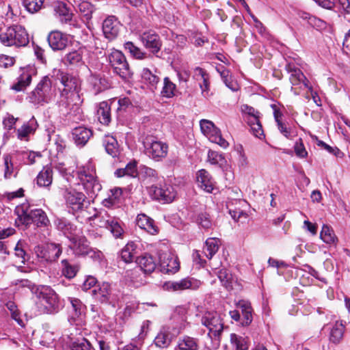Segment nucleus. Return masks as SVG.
Returning a JSON list of instances; mask_svg holds the SVG:
<instances>
[{
    "label": "nucleus",
    "mask_w": 350,
    "mask_h": 350,
    "mask_svg": "<svg viewBox=\"0 0 350 350\" xmlns=\"http://www.w3.org/2000/svg\"><path fill=\"white\" fill-rule=\"evenodd\" d=\"M202 324L208 329V336L211 340L220 341L224 330V322L217 312H206L201 319Z\"/></svg>",
    "instance_id": "nucleus-8"
},
{
    "label": "nucleus",
    "mask_w": 350,
    "mask_h": 350,
    "mask_svg": "<svg viewBox=\"0 0 350 350\" xmlns=\"http://www.w3.org/2000/svg\"><path fill=\"white\" fill-rule=\"evenodd\" d=\"M21 285L31 289L36 304L40 311L46 314H55L59 311L61 304L55 291L49 286H31L28 280H22Z\"/></svg>",
    "instance_id": "nucleus-2"
},
{
    "label": "nucleus",
    "mask_w": 350,
    "mask_h": 350,
    "mask_svg": "<svg viewBox=\"0 0 350 350\" xmlns=\"http://www.w3.org/2000/svg\"><path fill=\"white\" fill-rule=\"evenodd\" d=\"M142 78L152 90L156 89L159 82V77L153 74L148 68H144L142 70Z\"/></svg>",
    "instance_id": "nucleus-44"
},
{
    "label": "nucleus",
    "mask_w": 350,
    "mask_h": 350,
    "mask_svg": "<svg viewBox=\"0 0 350 350\" xmlns=\"http://www.w3.org/2000/svg\"><path fill=\"white\" fill-rule=\"evenodd\" d=\"M89 81L95 94L100 93L110 86L108 80L101 74H92Z\"/></svg>",
    "instance_id": "nucleus-25"
},
{
    "label": "nucleus",
    "mask_w": 350,
    "mask_h": 350,
    "mask_svg": "<svg viewBox=\"0 0 350 350\" xmlns=\"http://www.w3.org/2000/svg\"><path fill=\"white\" fill-rule=\"evenodd\" d=\"M245 121L250 126L252 134L258 138L264 136L262 126L260 121V115L245 118Z\"/></svg>",
    "instance_id": "nucleus-34"
},
{
    "label": "nucleus",
    "mask_w": 350,
    "mask_h": 350,
    "mask_svg": "<svg viewBox=\"0 0 350 350\" xmlns=\"http://www.w3.org/2000/svg\"><path fill=\"white\" fill-rule=\"evenodd\" d=\"M148 193L152 199L166 203L172 202L176 196L174 187L166 184L161 187L154 185L150 186L148 187Z\"/></svg>",
    "instance_id": "nucleus-13"
},
{
    "label": "nucleus",
    "mask_w": 350,
    "mask_h": 350,
    "mask_svg": "<svg viewBox=\"0 0 350 350\" xmlns=\"http://www.w3.org/2000/svg\"><path fill=\"white\" fill-rule=\"evenodd\" d=\"M94 298L100 303H108L111 297V287L108 282H103L92 290Z\"/></svg>",
    "instance_id": "nucleus-22"
},
{
    "label": "nucleus",
    "mask_w": 350,
    "mask_h": 350,
    "mask_svg": "<svg viewBox=\"0 0 350 350\" xmlns=\"http://www.w3.org/2000/svg\"><path fill=\"white\" fill-rule=\"evenodd\" d=\"M54 11L62 23L72 24L73 13L65 3H56L54 6Z\"/></svg>",
    "instance_id": "nucleus-24"
},
{
    "label": "nucleus",
    "mask_w": 350,
    "mask_h": 350,
    "mask_svg": "<svg viewBox=\"0 0 350 350\" xmlns=\"http://www.w3.org/2000/svg\"><path fill=\"white\" fill-rule=\"evenodd\" d=\"M109 64L115 73L122 79L131 77V72L124 54L118 50L113 51L108 57Z\"/></svg>",
    "instance_id": "nucleus-10"
},
{
    "label": "nucleus",
    "mask_w": 350,
    "mask_h": 350,
    "mask_svg": "<svg viewBox=\"0 0 350 350\" xmlns=\"http://www.w3.org/2000/svg\"><path fill=\"white\" fill-rule=\"evenodd\" d=\"M111 109L107 102L99 103L97 109V116L100 122L107 125L111 122Z\"/></svg>",
    "instance_id": "nucleus-35"
},
{
    "label": "nucleus",
    "mask_w": 350,
    "mask_h": 350,
    "mask_svg": "<svg viewBox=\"0 0 350 350\" xmlns=\"http://www.w3.org/2000/svg\"><path fill=\"white\" fill-rule=\"evenodd\" d=\"M177 347L179 350H198V341L196 338L184 336L179 338Z\"/></svg>",
    "instance_id": "nucleus-38"
},
{
    "label": "nucleus",
    "mask_w": 350,
    "mask_h": 350,
    "mask_svg": "<svg viewBox=\"0 0 350 350\" xmlns=\"http://www.w3.org/2000/svg\"><path fill=\"white\" fill-rule=\"evenodd\" d=\"M78 9L86 21H89L92 18L94 12V5L91 3L82 1L78 5Z\"/></svg>",
    "instance_id": "nucleus-51"
},
{
    "label": "nucleus",
    "mask_w": 350,
    "mask_h": 350,
    "mask_svg": "<svg viewBox=\"0 0 350 350\" xmlns=\"http://www.w3.org/2000/svg\"><path fill=\"white\" fill-rule=\"evenodd\" d=\"M219 240L216 238H208L206 242L203 249V252L206 256L211 259L219 250Z\"/></svg>",
    "instance_id": "nucleus-39"
},
{
    "label": "nucleus",
    "mask_w": 350,
    "mask_h": 350,
    "mask_svg": "<svg viewBox=\"0 0 350 350\" xmlns=\"http://www.w3.org/2000/svg\"><path fill=\"white\" fill-rule=\"evenodd\" d=\"M144 46L152 53L157 54L162 46V42L158 34L152 30L144 31L140 36Z\"/></svg>",
    "instance_id": "nucleus-16"
},
{
    "label": "nucleus",
    "mask_w": 350,
    "mask_h": 350,
    "mask_svg": "<svg viewBox=\"0 0 350 350\" xmlns=\"http://www.w3.org/2000/svg\"><path fill=\"white\" fill-rule=\"evenodd\" d=\"M207 161L212 165H221L225 162V159L222 154L209 150L208 152Z\"/></svg>",
    "instance_id": "nucleus-54"
},
{
    "label": "nucleus",
    "mask_w": 350,
    "mask_h": 350,
    "mask_svg": "<svg viewBox=\"0 0 350 350\" xmlns=\"http://www.w3.org/2000/svg\"><path fill=\"white\" fill-rule=\"evenodd\" d=\"M66 206L76 212L82 210L86 196L73 188L66 189L64 193Z\"/></svg>",
    "instance_id": "nucleus-14"
},
{
    "label": "nucleus",
    "mask_w": 350,
    "mask_h": 350,
    "mask_svg": "<svg viewBox=\"0 0 350 350\" xmlns=\"http://www.w3.org/2000/svg\"><path fill=\"white\" fill-rule=\"evenodd\" d=\"M53 182V170L49 166H45L36 177V183L39 187H47Z\"/></svg>",
    "instance_id": "nucleus-32"
},
{
    "label": "nucleus",
    "mask_w": 350,
    "mask_h": 350,
    "mask_svg": "<svg viewBox=\"0 0 350 350\" xmlns=\"http://www.w3.org/2000/svg\"><path fill=\"white\" fill-rule=\"evenodd\" d=\"M154 342L158 347L166 348L171 343V337L167 333L160 332L154 338Z\"/></svg>",
    "instance_id": "nucleus-53"
},
{
    "label": "nucleus",
    "mask_w": 350,
    "mask_h": 350,
    "mask_svg": "<svg viewBox=\"0 0 350 350\" xmlns=\"http://www.w3.org/2000/svg\"><path fill=\"white\" fill-rule=\"evenodd\" d=\"M14 64V57L6 55H0V67L7 68L12 66Z\"/></svg>",
    "instance_id": "nucleus-61"
},
{
    "label": "nucleus",
    "mask_w": 350,
    "mask_h": 350,
    "mask_svg": "<svg viewBox=\"0 0 350 350\" xmlns=\"http://www.w3.org/2000/svg\"><path fill=\"white\" fill-rule=\"evenodd\" d=\"M241 112L244 114V118H250L254 116L260 115V112L254 107L247 105H243L241 107Z\"/></svg>",
    "instance_id": "nucleus-60"
},
{
    "label": "nucleus",
    "mask_w": 350,
    "mask_h": 350,
    "mask_svg": "<svg viewBox=\"0 0 350 350\" xmlns=\"http://www.w3.org/2000/svg\"><path fill=\"white\" fill-rule=\"evenodd\" d=\"M56 228L66 235H72L76 231V227L64 218H57L55 221Z\"/></svg>",
    "instance_id": "nucleus-40"
},
{
    "label": "nucleus",
    "mask_w": 350,
    "mask_h": 350,
    "mask_svg": "<svg viewBox=\"0 0 350 350\" xmlns=\"http://www.w3.org/2000/svg\"><path fill=\"white\" fill-rule=\"evenodd\" d=\"M32 75L29 70H24L20 75L18 81L12 86V89L16 91H22L26 87L29 85L31 82Z\"/></svg>",
    "instance_id": "nucleus-41"
},
{
    "label": "nucleus",
    "mask_w": 350,
    "mask_h": 350,
    "mask_svg": "<svg viewBox=\"0 0 350 350\" xmlns=\"http://www.w3.org/2000/svg\"><path fill=\"white\" fill-rule=\"evenodd\" d=\"M85 49L79 47L66 53L62 58V62L66 66L79 67L84 64L83 56Z\"/></svg>",
    "instance_id": "nucleus-21"
},
{
    "label": "nucleus",
    "mask_w": 350,
    "mask_h": 350,
    "mask_svg": "<svg viewBox=\"0 0 350 350\" xmlns=\"http://www.w3.org/2000/svg\"><path fill=\"white\" fill-rule=\"evenodd\" d=\"M97 283V280L96 278L89 275L86 278L85 280L83 282L82 285V289L83 291H88L92 287H94Z\"/></svg>",
    "instance_id": "nucleus-64"
},
{
    "label": "nucleus",
    "mask_w": 350,
    "mask_h": 350,
    "mask_svg": "<svg viewBox=\"0 0 350 350\" xmlns=\"http://www.w3.org/2000/svg\"><path fill=\"white\" fill-rule=\"evenodd\" d=\"M137 225L142 229L145 230L150 234H156L158 233V228L154 224L152 219L145 214H139L136 219Z\"/></svg>",
    "instance_id": "nucleus-26"
},
{
    "label": "nucleus",
    "mask_w": 350,
    "mask_h": 350,
    "mask_svg": "<svg viewBox=\"0 0 350 350\" xmlns=\"http://www.w3.org/2000/svg\"><path fill=\"white\" fill-rule=\"evenodd\" d=\"M316 1L319 5L326 9H332L336 4H339L347 12L350 9L349 0H316Z\"/></svg>",
    "instance_id": "nucleus-43"
},
{
    "label": "nucleus",
    "mask_w": 350,
    "mask_h": 350,
    "mask_svg": "<svg viewBox=\"0 0 350 350\" xmlns=\"http://www.w3.org/2000/svg\"><path fill=\"white\" fill-rule=\"evenodd\" d=\"M236 306L238 308L241 310L243 314L242 325L245 326L249 325L253 319V310L252 308L251 304L245 300H240L236 304Z\"/></svg>",
    "instance_id": "nucleus-31"
},
{
    "label": "nucleus",
    "mask_w": 350,
    "mask_h": 350,
    "mask_svg": "<svg viewBox=\"0 0 350 350\" xmlns=\"http://www.w3.org/2000/svg\"><path fill=\"white\" fill-rule=\"evenodd\" d=\"M136 262L145 273H152L157 267L153 257L148 254L139 256L136 260Z\"/></svg>",
    "instance_id": "nucleus-30"
},
{
    "label": "nucleus",
    "mask_w": 350,
    "mask_h": 350,
    "mask_svg": "<svg viewBox=\"0 0 350 350\" xmlns=\"http://www.w3.org/2000/svg\"><path fill=\"white\" fill-rule=\"evenodd\" d=\"M201 286V282L194 278H186L179 281L169 282L165 284L168 290L182 291L187 289L196 290Z\"/></svg>",
    "instance_id": "nucleus-17"
},
{
    "label": "nucleus",
    "mask_w": 350,
    "mask_h": 350,
    "mask_svg": "<svg viewBox=\"0 0 350 350\" xmlns=\"http://www.w3.org/2000/svg\"><path fill=\"white\" fill-rule=\"evenodd\" d=\"M300 17L304 20H306L308 22V23L312 26H321L320 23H322V21L315 16H311L310 14L304 12L300 15Z\"/></svg>",
    "instance_id": "nucleus-62"
},
{
    "label": "nucleus",
    "mask_w": 350,
    "mask_h": 350,
    "mask_svg": "<svg viewBox=\"0 0 350 350\" xmlns=\"http://www.w3.org/2000/svg\"><path fill=\"white\" fill-rule=\"evenodd\" d=\"M294 151L297 157L301 159H305L308 157V152L304 146L303 140L299 138L294 145Z\"/></svg>",
    "instance_id": "nucleus-57"
},
{
    "label": "nucleus",
    "mask_w": 350,
    "mask_h": 350,
    "mask_svg": "<svg viewBox=\"0 0 350 350\" xmlns=\"http://www.w3.org/2000/svg\"><path fill=\"white\" fill-rule=\"evenodd\" d=\"M106 152L112 157H116L120 153V148L117 139L112 135H105L103 140Z\"/></svg>",
    "instance_id": "nucleus-33"
},
{
    "label": "nucleus",
    "mask_w": 350,
    "mask_h": 350,
    "mask_svg": "<svg viewBox=\"0 0 350 350\" xmlns=\"http://www.w3.org/2000/svg\"><path fill=\"white\" fill-rule=\"evenodd\" d=\"M197 181L199 186L208 193H211L214 189V181L206 170H200L197 174Z\"/></svg>",
    "instance_id": "nucleus-27"
},
{
    "label": "nucleus",
    "mask_w": 350,
    "mask_h": 350,
    "mask_svg": "<svg viewBox=\"0 0 350 350\" xmlns=\"http://www.w3.org/2000/svg\"><path fill=\"white\" fill-rule=\"evenodd\" d=\"M72 350H94L90 342L85 338L78 339L72 344Z\"/></svg>",
    "instance_id": "nucleus-56"
},
{
    "label": "nucleus",
    "mask_w": 350,
    "mask_h": 350,
    "mask_svg": "<svg viewBox=\"0 0 350 350\" xmlns=\"http://www.w3.org/2000/svg\"><path fill=\"white\" fill-rule=\"evenodd\" d=\"M120 24L114 16H109L103 23V32L105 37L109 40L116 38L120 31Z\"/></svg>",
    "instance_id": "nucleus-20"
},
{
    "label": "nucleus",
    "mask_w": 350,
    "mask_h": 350,
    "mask_svg": "<svg viewBox=\"0 0 350 350\" xmlns=\"http://www.w3.org/2000/svg\"><path fill=\"white\" fill-rule=\"evenodd\" d=\"M47 41L52 50L63 51L68 46V36L58 30L52 31L48 35Z\"/></svg>",
    "instance_id": "nucleus-18"
},
{
    "label": "nucleus",
    "mask_w": 350,
    "mask_h": 350,
    "mask_svg": "<svg viewBox=\"0 0 350 350\" xmlns=\"http://www.w3.org/2000/svg\"><path fill=\"white\" fill-rule=\"evenodd\" d=\"M59 80L64 86L57 103L59 111L67 115L80 116L82 112L81 106L83 102L80 79L68 73L61 72Z\"/></svg>",
    "instance_id": "nucleus-1"
},
{
    "label": "nucleus",
    "mask_w": 350,
    "mask_h": 350,
    "mask_svg": "<svg viewBox=\"0 0 350 350\" xmlns=\"http://www.w3.org/2000/svg\"><path fill=\"white\" fill-rule=\"evenodd\" d=\"M200 129L210 142L219 145L223 148L228 146V142L222 137L220 130L210 120H201Z\"/></svg>",
    "instance_id": "nucleus-11"
},
{
    "label": "nucleus",
    "mask_w": 350,
    "mask_h": 350,
    "mask_svg": "<svg viewBox=\"0 0 350 350\" xmlns=\"http://www.w3.org/2000/svg\"><path fill=\"white\" fill-rule=\"evenodd\" d=\"M124 49L136 59H144L147 57V54L131 42H126L124 44Z\"/></svg>",
    "instance_id": "nucleus-49"
},
{
    "label": "nucleus",
    "mask_w": 350,
    "mask_h": 350,
    "mask_svg": "<svg viewBox=\"0 0 350 350\" xmlns=\"http://www.w3.org/2000/svg\"><path fill=\"white\" fill-rule=\"evenodd\" d=\"M197 222L204 228H210L212 226V222L209 215L206 213H200L197 218Z\"/></svg>",
    "instance_id": "nucleus-58"
},
{
    "label": "nucleus",
    "mask_w": 350,
    "mask_h": 350,
    "mask_svg": "<svg viewBox=\"0 0 350 350\" xmlns=\"http://www.w3.org/2000/svg\"><path fill=\"white\" fill-rule=\"evenodd\" d=\"M77 177L90 198L95 197L101 190V185L96 178V172L94 166L90 163L80 167L77 172Z\"/></svg>",
    "instance_id": "nucleus-6"
},
{
    "label": "nucleus",
    "mask_w": 350,
    "mask_h": 350,
    "mask_svg": "<svg viewBox=\"0 0 350 350\" xmlns=\"http://www.w3.org/2000/svg\"><path fill=\"white\" fill-rule=\"evenodd\" d=\"M219 279L221 284L228 290L233 288V284L235 283V280L232 277L231 273L226 269H221L215 273Z\"/></svg>",
    "instance_id": "nucleus-36"
},
{
    "label": "nucleus",
    "mask_w": 350,
    "mask_h": 350,
    "mask_svg": "<svg viewBox=\"0 0 350 350\" xmlns=\"http://www.w3.org/2000/svg\"><path fill=\"white\" fill-rule=\"evenodd\" d=\"M159 267L164 273H174L179 270L180 265L178 258L168 252H161L159 254Z\"/></svg>",
    "instance_id": "nucleus-15"
},
{
    "label": "nucleus",
    "mask_w": 350,
    "mask_h": 350,
    "mask_svg": "<svg viewBox=\"0 0 350 350\" xmlns=\"http://www.w3.org/2000/svg\"><path fill=\"white\" fill-rule=\"evenodd\" d=\"M53 96L52 81L48 76H44L36 88L28 96L29 101L34 105L47 103Z\"/></svg>",
    "instance_id": "nucleus-7"
},
{
    "label": "nucleus",
    "mask_w": 350,
    "mask_h": 350,
    "mask_svg": "<svg viewBox=\"0 0 350 350\" xmlns=\"http://www.w3.org/2000/svg\"><path fill=\"white\" fill-rule=\"evenodd\" d=\"M71 245L70 247L73 250L75 255L77 256H85L87 254L88 250L90 249L88 240L83 237H72L70 239Z\"/></svg>",
    "instance_id": "nucleus-23"
},
{
    "label": "nucleus",
    "mask_w": 350,
    "mask_h": 350,
    "mask_svg": "<svg viewBox=\"0 0 350 350\" xmlns=\"http://www.w3.org/2000/svg\"><path fill=\"white\" fill-rule=\"evenodd\" d=\"M0 42L5 46H25L29 42V35L23 27L14 25L0 33Z\"/></svg>",
    "instance_id": "nucleus-5"
},
{
    "label": "nucleus",
    "mask_w": 350,
    "mask_h": 350,
    "mask_svg": "<svg viewBox=\"0 0 350 350\" xmlns=\"http://www.w3.org/2000/svg\"><path fill=\"white\" fill-rule=\"evenodd\" d=\"M200 88L202 90V94L204 96H206L209 92L210 83H209V76L208 75L206 77H204L199 81Z\"/></svg>",
    "instance_id": "nucleus-63"
},
{
    "label": "nucleus",
    "mask_w": 350,
    "mask_h": 350,
    "mask_svg": "<svg viewBox=\"0 0 350 350\" xmlns=\"http://www.w3.org/2000/svg\"><path fill=\"white\" fill-rule=\"evenodd\" d=\"M37 127V121L34 117H32L27 122H25L17 130L18 138L21 140H27L28 136L33 133Z\"/></svg>",
    "instance_id": "nucleus-29"
},
{
    "label": "nucleus",
    "mask_w": 350,
    "mask_h": 350,
    "mask_svg": "<svg viewBox=\"0 0 350 350\" xmlns=\"http://www.w3.org/2000/svg\"><path fill=\"white\" fill-rule=\"evenodd\" d=\"M344 332V325L341 322H336L330 332V341L334 344H338L343 337Z\"/></svg>",
    "instance_id": "nucleus-42"
},
{
    "label": "nucleus",
    "mask_w": 350,
    "mask_h": 350,
    "mask_svg": "<svg viewBox=\"0 0 350 350\" xmlns=\"http://www.w3.org/2000/svg\"><path fill=\"white\" fill-rule=\"evenodd\" d=\"M286 70L289 73V80L293 86L299 85L300 88H309L308 81L301 70L293 64H288Z\"/></svg>",
    "instance_id": "nucleus-19"
},
{
    "label": "nucleus",
    "mask_w": 350,
    "mask_h": 350,
    "mask_svg": "<svg viewBox=\"0 0 350 350\" xmlns=\"http://www.w3.org/2000/svg\"><path fill=\"white\" fill-rule=\"evenodd\" d=\"M135 245L134 243H127L120 252V257L125 262H131L134 258Z\"/></svg>",
    "instance_id": "nucleus-48"
},
{
    "label": "nucleus",
    "mask_w": 350,
    "mask_h": 350,
    "mask_svg": "<svg viewBox=\"0 0 350 350\" xmlns=\"http://www.w3.org/2000/svg\"><path fill=\"white\" fill-rule=\"evenodd\" d=\"M45 0H23V4L27 11L31 14L38 12L44 5Z\"/></svg>",
    "instance_id": "nucleus-47"
},
{
    "label": "nucleus",
    "mask_w": 350,
    "mask_h": 350,
    "mask_svg": "<svg viewBox=\"0 0 350 350\" xmlns=\"http://www.w3.org/2000/svg\"><path fill=\"white\" fill-rule=\"evenodd\" d=\"M320 237L327 244H333L337 241L334 230L327 225H323L320 233Z\"/></svg>",
    "instance_id": "nucleus-46"
},
{
    "label": "nucleus",
    "mask_w": 350,
    "mask_h": 350,
    "mask_svg": "<svg viewBox=\"0 0 350 350\" xmlns=\"http://www.w3.org/2000/svg\"><path fill=\"white\" fill-rule=\"evenodd\" d=\"M143 144L145 154L155 161H159L167 154L168 146L152 136H147Z\"/></svg>",
    "instance_id": "nucleus-9"
},
{
    "label": "nucleus",
    "mask_w": 350,
    "mask_h": 350,
    "mask_svg": "<svg viewBox=\"0 0 350 350\" xmlns=\"http://www.w3.org/2000/svg\"><path fill=\"white\" fill-rule=\"evenodd\" d=\"M139 174L144 178V181L154 182L158 178L157 171L146 166H143L140 169Z\"/></svg>",
    "instance_id": "nucleus-50"
},
{
    "label": "nucleus",
    "mask_w": 350,
    "mask_h": 350,
    "mask_svg": "<svg viewBox=\"0 0 350 350\" xmlns=\"http://www.w3.org/2000/svg\"><path fill=\"white\" fill-rule=\"evenodd\" d=\"M72 136L77 145L84 146L92 135V131L84 126H78L72 130Z\"/></svg>",
    "instance_id": "nucleus-28"
},
{
    "label": "nucleus",
    "mask_w": 350,
    "mask_h": 350,
    "mask_svg": "<svg viewBox=\"0 0 350 350\" xmlns=\"http://www.w3.org/2000/svg\"><path fill=\"white\" fill-rule=\"evenodd\" d=\"M230 343L235 348V350H248L249 348L247 338L236 334H230Z\"/></svg>",
    "instance_id": "nucleus-45"
},
{
    "label": "nucleus",
    "mask_w": 350,
    "mask_h": 350,
    "mask_svg": "<svg viewBox=\"0 0 350 350\" xmlns=\"http://www.w3.org/2000/svg\"><path fill=\"white\" fill-rule=\"evenodd\" d=\"M34 252L38 258L48 262H55L62 253V249L59 244L51 243L45 246L38 245L35 247Z\"/></svg>",
    "instance_id": "nucleus-12"
},
{
    "label": "nucleus",
    "mask_w": 350,
    "mask_h": 350,
    "mask_svg": "<svg viewBox=\"0 0 350 350\" xmlns=\"http://www.w3.org/2000/svg\"><path fill=\"white\" fill-rule=\"evenodd\" d=\"M176 88V85L172 83L168 77H165L161 94L163 96L171 98L174 95Z\"/></svg>",
    "instance_id": "nucleus-52"
},
{
    "label": "nucleus",
    "mask_w": 350,
    "mask_h": 350,
    "mask_svg": "<svg viewBox=\"0 0 350 350\" xmlns=\"http://www.w3.org/2000/svg\"><path fill=\"white\" fill-rule=\"evenodd\" d=\"M62 274L68 279L74 278L79 271V267L77 264H72L67 259L61 261Z\"/></svg>",
    "instance_id": "nucleus-37"
},
{
    "label": "nucleus",
    "mask_w": 350,
    "mask_h": 350,
    "mask_svg": "<svg viewBox=\"0 0 350 350\" xmlns=\"http://www.w3.org/2000/svg\"><path fill=\"white\" fill-rule=\"evenodd\" d=\"M3 161L5 166L4 177L6 179H9L13 176L14 173V167L11 156L10 154H5L3 156Z\"/></svg>",
    "instance_id": "nucleus-55"
},
{
    "label": "nucleus",
    "mask_w": 350,
    "mask_h": 350,
    "mask_svg": "<svg viewBox=\"0 0 350 350\" xmlns=\"http://www.w3.org/2000/svg\"><path fill=\"white\" fill-rule=\"evenodd\" d=\"M90 219L94 226L109 230L115 238H122L124 231L122 222L118 217L113 215L111 211L101 209Z\"/></svg>",
    "instance_id": "nucleus-4"
},
{
    "label": "nucleus",
    "mask_w": 350,
    "mask_h": 350,
    "mask_svg": "<svg viewBox=\"0 0 350 350\" xmlns=\"http://www.w3.org/2000/svg\"><path fill=\"white\" fill-rule=\"evenodd\" d=\"M75 316H79L83 310L84 306L82 302L77 298H69Z\"/></svg>",
    "instance_id": "nucleus-59"
},
{
    "label": "nucleus",
    "mask_w": 350,
    "mask_h": 350,
    "mask_svg": "<svg viewBox=\"0 0 350 350\" xmlns=\"http://www.w3.org/2000/svg\"><path fill=\"white\" fill-rule=\"evenodd\" d=\"M14 212L17 215L15 222L18 226H27L31 223H35L38 227H46L50 224V221L43 210L31 209L27 204L17 206Z\"/></svg>",
    "instance_id": "nucleus-3"
}]
</instances>
